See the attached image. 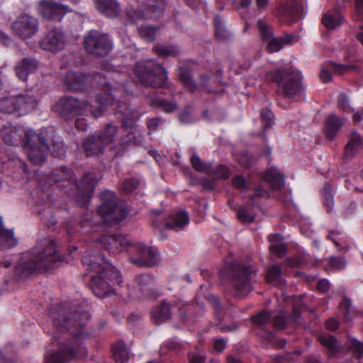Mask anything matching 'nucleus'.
<instances>
[{
    "label": "nucleus",
    "instance_id": "obj_1",
    "mask_svg": "<svg viewBox=\"0 0 363 363\" xmlns=\"http://www.w3.org/2000/svg\"><path fill=\"white\" fill-rule=\"evenodd\" d=\"M103 89L107 96L106 99H104L102 94H98L90 101H81L72 96H65L53 106V111L63 116L74 117L91 114L94 118H98L102 116L108 106H113V110L123 115L121 121L125 128L130 129L122 141L125 147L132 144H141L143 142V136L133 127L138 116L133 112L126 104L125 98L128 95L127 91L123 86H113L107 82H105Z\"/></svg>",
    "mask_w": 363,
    "mask_h": 363
},
{
    "label": "nucleus",
    "instance_id": "obj_2",
    "mask_svg": "<svg viewBox=\"0 0 363 363\" xmlns=\"http://www.w3.org/2000/svg\"><path fill=\"white\" fill-rule=\"evenodd\" d=\"M86 311H77L67 306H57L49 312V321L52 329L48 333L59 347L57 352H48L45 363H66L73 359H79L87 355L86 347L81 340L86 336L84 327L89 319Z\"/></svg>",
    "mask_w": 363,
    "mask_h": 363
},
{
    "label": "nucleus",
    "instance_id": "obj_3",
    "mask_svg": "<svg viewBox=\"0 0 363 363\" xmlns=\"http://www.w3.org/2000/svg\"><path fill=\"white\" fill-rule=\"evenodd\" d=\"M57 259L54 240L42 239L23 253L14 268V276L18 279L28 277L35 272L48 270Z\"/></svg>",
    "mask_w": 363,
    "mask_h": 363
},
{
    "label": "nucleus",
    "instance_id": "obj_4",
    "mask_svg": "<svg viewBox=\"0 0 363 363\" xmlns=\"http://www.w3.org/2000/svg\"><path fill=\"white\" fill-rule=\"evenodd\" d=\"M82 262L86 267L91 277L90 285L94 294L99 297L104 298L112 292V288L107 281L121 284L122 279L119 271L111 264L104 259L103 256L99 254L97 256L91 255L87 251L82 256Z\"/></svg>",
    "mask_w": 363,
    "mask_h": 363
},
{
    "label": "nucleus",
    "instance_id": "obj_5",
    "mask_svg": "<svg viewBox=\"0 0 363 363\" xmlns=\"http://www.w3.org/2000/svg\"><path fill=\"white\" fill-rule=\"evenodd\" d=\"M301 78V72L293 68L269 72L266 74V79L268 81L277 83L279 89L286 97H294L296 99L304 96Z\"/></svg>",
    "mask_w": 363,
    "mask_h": 363
},
{
    "label": "nucleus",
    "instance_id": "obj_6",
    "mask_svg": "<svg viewBox=\"0 0 363 363\" xmlns=\"http://www.w3.org/2000/svg\"><path fill=\"white\" fill-rule=\"evenodd\" d=\"M135 73L138 82L152 87H162L167 80L164 67L152 60L138 62Z\"/></svg>",
    "mask_w": 363,
    "mask_h": 363
},
{
    "label": "nucleus",
    "instance_id": "obj_7",
    "mask_svg": "<svg viewBox=\"0 0 363 363\" xmlns=\"http://www.w3.org/2000/svg\"><path fill=\"white\" fill-rule=\"evenodd\" d=\"M102 203L96 210V215L104 221H120L128 214L125 205L118 200L111 191H104L101 194Z\"/></svg>",
    "mask_w": 363,
    "mask_h": 363
},
{
    "label": "nucleus",
    "instance_id": "obj_8",
    "mask_svg": "<svg viewBox=\"0 0 363 363\" xmlns=\"http://www.w3.org/2000/svg\"><path fill=\"white\" fill-rule=\"evenodd\" d=\"M229 272L223 271L222 276L229 277L231 285L237 296H245L252 290L251 285L252 271L249 267L240 266L238 263L228 264Z\"/></svg>",
    "mask_w": 363,
    "mask_h": 363
},
{
    "label": "nucleus",
    "instance_id": "obj_9",
    "mask_svg": "<svg viewBox=\"0 0 363 363\" xmlns=\"http://www.w3.org/2000/svg\"><path fill=\"white\" fill-rule=\"evenodd\" d=\"M23 150L31 162L42 164L46 160L48 146L44 138L36 134L33 130L29 129L26 133Z\"/></svg>",
    "mask_w": 363,
    "mask_h": 363
},
{
    "label": "nucleus",
    "instance_id": "obj_10",
    "mask_svg": "<svg viewBox=\"0 0 363 363\" xmlns=\"http://www.w3.org/2000/svg\"><path fill=\"white\" fill-rule=\"evenodd\" d=\"M116 132V125L108 123L98 138L91 136L84 140L81 147L82 150L86 157L102 153L104 147L113 141Z\"/></svg>",
    "mask_w": 363,
    "mask_h": 363
},
{
    "label": "nucleus",
    "instance_id": "obj_11",
    "mask_svg": "<svg viewBox=\"0 0 363 363\" xmlns=\"http://www.w3.org/2000/svg\"><path fill=\"white\" fill-rule=\"evenodd\" d=\"M113 48L110 37L97 30H91L84 37V48L90 54L96 56L106 55Z\"/></svg>",
    "mask_w": 363,
    "mask_h": 363
},
{
    "label": "nucleus",
    "instance_id": "obj_12",
    "mask_svg": "<svg viewBox=\"0 0 363 363\" xmlns=\"http://www.w3.org/2000/svg\"><path fill=\"white\" fill-rule=\"evenodd\" d=\"M128 252L136 254V257H130V261L140 267H151L157 262V253L151 247L141 242L133 243Z\"/></svg>",
    "mask_w": 363,
    "mask_h": 363
},
{
    "label": "nucleus",
    "instance_id": "obj_13",
    "mask_svg": "<svg viewBox=\"0 0 363 363\" xmlns=\"http://www.w3.org/2000/svg\"><path fill=\"white\" fill-rule=\"evenodd\" d=\"M101 179V176L99 174L87 173L83 177L80 183L77 184L78 194L75 196V200L80 206H86L89 203L92 192Z\"/></svg>",
    "mask_w": 363,
    "mask_h": 363
},
{
    "label": "nucleus",
    "instance_id": "obj_14",
    "mask_svg": "<svg viewBox=\"0 0 363 363\" xmlns=\"http://www.w3.org/2000/svg\"><path fill=\"white\" fill-rule=\"evenodd\" d=\"M13 33L22 39L32 37L38 30V20L28 14H23L17 18L11 24Z\"/></svg>",
    "mask_w": 363,
    "mask_h": 363
},
{
    "label": "nucleus",
    "instance_id": "obj_15",
    "mask_svg": "<svg viewBox=\"0 0 363 363\" xmlns=\"http://www.w3.org/2000/svg\"><path fill=\"white\" fill-rule=\"evenodd\" d=\"M257 26L263 40L267 43V49L270 52L279 51L284 45L290 44L294 40L293 35H286L283 38L273 37L267 25L262 20L257 22Z\"/></svg>",
    "mask_w": 363,
    "mask_h": 363
},
{
    "label": "nucleus",
    "instance_id": "obj_16",
    "mask_svg": "<svg viewBox=\"0 0 363 363\" xmlns=\"http://www.w3.org/2000/svg\"><path fill=\"white\" fill-rule=\"evenodd\" d=\"M38 9L43 18L52 21H60L64 15L69 11L68 6L48 0L40 1Z\"/></svg>",
    "mask_w": 363,
    "mask_h": 363
},
{
    "label": "nucleus",
    "instance_id": "obj_17",
    "mask_svg": "<svg viewBox=\"0 0 363 363\" xmlns=\"http://www.w3.org/2000/svg\"><path fill=\"white\" fill-rule=\"evenodd\" d=\"M164 2L162 0H150L145 13L143 11H129L128 17L133 21L143 18H158L163 14Z\"/></svg>",
    "mask_w": 363,
    "mask_h": 363
},
{
    "label": "nucleus",
    "instance_id": "obj_18",
    "mask_svg": "<svg viewBox=\"0 0 363 363\" xmlns=\"http://www.w3.org/2000/svg\"><path fill=\"white\" fill-rule=\"evenodd\" d=\"M96 242L101 247L114 253L123 250L125 247L130 249L131 243L128 239L123 235H103L96 240Z\"/></svg>",
    "mask_w": 363,
    "mask_h": 363
},
{
    "label": "nucleus",
    "instance_id": "obj_19",
    "mask_svg": "<svg viewBox=\"0 0 363 363\" xmlns=\"http://www.w3.org/2000/svg\"><path fill=\"white\" fill-rule=\"evenodd\" d=\"M65 44V35L58 28L50 30L40 41V47L45 50L57 52L61 50Z\"/></svg>",
    "mask_w": 363,
    "mask_h": 363
},
{
    "label": "nucleus",
    "instance_id": "obj_20",
    "mask_svg": "<svg viewBox=\"0 0 363 363\" xmlns=\"http://www.w3.org/2000/svg\"><path fill=\"white\" fill-rule=\"evenodd\" d=\"M38 97L32 91H27L16 96V113L23 116L35 108L38 105Z\"/></svg>",
    "mask_w": 363,
    "mask_h": 363
},
{
    "label": "nucleus",
    "instance_id": "obj_21",
    "mask_svg": "<svg viewBox=\"0 0 363 363\" xmlns=\"http://www.w3.org/2000/svg\"><path fill=\"white\" fill-rule=\"evenodd\" d=\"M282 21L292 23L303 17V6L301 0H291L280 10Z\"/></svg>",
    "mask_w": 363,
    "mask_h": 363
},
{
    "label": "nucleus",
    "instance_id": "obj_22",
    "mask_svg": "<svg viewBox=\"0 0 363 363\" xmlns=\"http://www.w3.org/2000/svg\"><path fill=\"white\" fill-rule=\"evenodd\" d=\"M26 133L22 128L9 124L1 129L0 135L6 145L16 146L21 141L23 135L26 138Z\"/></svg>",
    "mask_w": 363,
    "mask_h": 363
},
{
    "label": "nucleus",
    "instance_id": "obj_23",
    "mask_svg": "<svg viewBox=\"0 0 363 363\" xmlns=\"http://www.w3.org/2000/svg\"><path fill=\"white\" fill-rule=\"evenodd\" d=\"M92 77L86 76L82 72L69 71L65 76V83L69 89L83 91Z\"/></svg>",
    "mask_w": 363,
    "mask_h": 363
},
{
    "label": "nucleus",
    "instance_id": "obj_24",
    "mask_svg": "<svg viewBox=\"0 0 363 363\" xmlns=\"http://www.w3.org/2000/svg\"><path fill=\"white\" fill-rule=\"evenodd\" d=\"M152 284L153 279L150 275L138 276L130 289V296L133 298L146 296L149 294Z\"/></svg>",
    "mask_w": 363,
    "mask_h": 363
},
{
    "label": "nucleus",
    "instance_id": "obj_25",
    "mask_svg": "<svg viewBox=\"0 0 363 363\" xmlns=\"http://www.w3.org/2000/svg\"><path fill=\"white\" fill-rule=\"evenodd\" d=\"M189 223V217L186 211H180L172 213L164 223V228L176 232L182 230Z\"/></svg>",
    "mask_w": 363,
    "mask_h": 363
},
{
    "label": "nucleus",
    "instance_id": "obj_26",
    "mask_svg": "<svg viewBox=\"0 0 363 363\" xmlns=\"http://www.w3.org/2000/svg\"><path fill=\"white\" fill-rule=\"evenodd\" d=\"M38 62L33 58H24L16 67V73L19 79L26 82L29 74L34 73L38 68Z\"/></svg>",
    "mask_w": 363,
    "mask_h": 363
},
{
    "label": "nucleus",
    "instance_id": "obj_27",
    "mask_svg": "<svg viewBox=\"0 0 363 363\" xmlns=\"http://www.w3.org/2000/svg\"><path fill=\"white\" fill-rule=\"evenodd\" d=\"M345 120L338 117L335 113H330L325 119V136L330 140H333L337 132L342 128Z\"/></svg>",
    "mask_w": 363,
    "mask_h": 363
},
{
    "label": "nucleus",
    "instance_id": "obj_28",
    "mask_svg": "<svg viewBox=\"0 0 363 363\" xmlns=\"http://www.w3.org/2000/svg\"><path fill=\"white\" fill-rule=\"evenodd\" d=\"M97 10L108 17L116 16L120 11V7L116 0H95Z\"/></svg>",
    "mask_w": 363,
    "mask_h": 363
},
{
    "label": "nucleus",
    "instance_id": "obj_29",
    "mask_svg": "<svg viewBox=\"0 0 363 363\" xmlns=\"http://www.w3.org/2000/svg\"><path fill=\"white\" fill-rule=\"evenodd\" d=\"M362 145V138L357 132H352L349 135L348 142L345 147V156L347 159L352 158L360 150Z\"/></svg>",
    "mask_w": 363,
    "mask_h": 363
},
{
    "label": "nucleus",
    "instance_id": "obj_30",
    "mask_svg": "<svg viewBox=\"0 0 363 363\" xmlns=\"http://www.w3.org/2000/svg\"><path fill=\"white\" fill-rule=\"evenodd\" d=\"M264 178L274 190L279 189L284 184V174L275 167L269 168L264 172Z\"/></svg>",
    "mask_w": 363,
    "mask_h": 363
},
{
    "label": "nucleus",
    "instance_id": "obj_31",
    "mask_svg": "<svg viewBox=\"0 0 363 363\" xmlns=\"http://www.w3.org/2000/svg\"><path fill=\"white\" fill-rule=\"evenodd\" d=\"M327 238L334 243V245L337 247V250L340 252L345 251L350 247V240L340 231H329Z\"/></svg>",
    "mask_w": 363,
    "mask_h": 363
},
{
    "label": "nucleus",
    "instance_id": "obj_32",
    "mask_svg": "<svg viewBox=\"0 0 363 363\" xmlns=\"http://www.w3.org/2000/svg\"><path fill=\"white\" fill-rule=\"evenodd\" d=\"M271 252L278 257H283L286 251V247L283 242V237L280 234H274L269 236Z\"/></svg>",
    "mask_w": 363,
    "mask_h": 363
},
{
    "label": "nucleus",
    "instance_id": "obj_33",
    "mask_svg": "<svg viewBox=\"0 0 363 363\" xmlns=\"http://www.w3.org/2000/svg\"><path fill=\"white\" fill-rule=\"evenodd\" d=\"M18 240L12 229H4L0 232V249L5 250L15 247Z\"/></svg>",
    "mask_w": 363,
    "mask_h": 363
},
{
    "label": "nucleus",
    "instance_id": "obj_34",
    "mask_svg": "<svg viewBox=\"0 0 363 363\" xmlns=\"http://www.w3.org/2000/svg\"><path fill=\"white\" fill-rule=\"evenodd\" d=\"M154 52L159 56L168 57H176L179 53V48L173 44H158L153 48Z\"/></svg>",
    "mask_w": 363,
    "mask_h": 363
},
{
    "label": "nucleus",
    "instance_id": "obj_35",
    "mask_svg": "<svg viewBox=\"0 0 363 363\" xmlns=\"http://www.w3.org/2000/svg\"><path fill=\"white\" fill-rule=\"evenodd\" d=\"M113 357L116 363H126L129 359L125 342L118 341L112 347Z\"/></svg>",
    "mask_w": 363,
    "mask_h": 363
},
{
    "label": "nucleus",
    "instance_id": "obj_36",
    "mask_svg": "<svg viewBox=\"0 0 363 363\" xmlns=\"http://www.w3.org/2000/svg\"><path fill=\"white\" fill-rule=\"evenodd\" d=\"M342 18L337 11L325 13L322 18L323 24L328 29H333L341 24Z\"/></svg>",
    "mask_w": 363,
    "mask_h": 363
},
{
    "label": "nucleus",
    "instance_id": "obj_37",
    "mask_svg": "<svg viewBox=\"0 0 363 363\" xmlns=\"http://www.w3.org/2000/svg\"><path fill=\"white\" fill-rule=\"evenodd\" d=\"M172 308L169 303H162L152 311V318L156 322L163 321L169 318Z\"/></svg>",
    "mask_w": 363,
    "mask_h": 363
},
{
    "label": "nucleus",
    "instance_id": "obj_38",
    "mask_svg": "<svg viewBox=\"0 0 363 363\" xmlns=\"http://www.w3.org/2000/svg\"><path fill=\"white\" fill-rule=\"evenodd\" d=\"M179 77L184 86L190 91H194L197 89L196 84L191 78V71L189 68L181 67L179 69Z\"/></svg>",
    "mask_w": 363,
    "mask_h": 363
},
{
    "label": "nucleus",
    "instance_id": "obj_39",
    "mask_svg": "<svg viewBox=\"0 0 363 363\" xmlns=\"http://www.w3.org/2000/svg\"><path fill=\"white\" fill-rule=\"evenodd\" d=\"M16 96H10L0 98L1 113H16Z\"/></svg>",
    "mask_w": 363,
    "mask_h": 363
},
{
    "label": "nucleus",
    "instance_id": "obj_40",
    "mask_svg": "<svg viewBox=\"0 0 363 363\" xmlns=\"http://www.w3.org/2000/svg\"><path fill=\"white\" fill-rule=\"evenodd\" d=\"M191 162L195 170L207 174L211 173L212 166L211 164L203 162L197 154H192L191 157Z\"/></svg>",
    "mask_w": 363,
    "mask_h": 363
},
{
    "label": "nucleus",
    "instance_id": "obj_41",
    "mask_svg": "<svg viewBox=\"0 0 363 363\" xmlns=\"http://www.w3.org/2000/svg\"><path fill=\"white\" fill-rule=\"evenodd\" d=\"M318 340L321 345L325 346L328 352L331 354H334L337 351V346L336 344V340L333 336L328 334H323L320 335L318 337Z\"/></svg>",
    "mask_w": 363,
    "mask_h": 363
},
{
    "label": "nucleus",
    "instance_id": "obj_42",
    "mask_svg": "<svg viewBox=\"0 0 363 363\" xmlns=\"http://www.w3.org/2000/svg\"><path fill=\"white\" fill-rule=\"evenodd\" d=\"M269 283L280 285L281 284V269L279 266L273 265L269 267L267 277Z\"/></svg>",
    "mask_w": 363,
    "mask_h": 363
},
{
    "label": "nucleus",
    "instance_id": "obj_43",
    "mask_svg": "<svg viewBox=\"0 0 363 363\" xmlns=\"http://www.w3.org/2000/svg\"><path fill=\"white\" fill-rule=\"evenodd\" d=\"M330 68L335 74L342 75L352 71L357 70V67L352 64H337L333 62H328Z\"/></svg>",
    "mask_w": 363,
    "mask_h": 363
},
{
    "label": "nucleus",
    "instance_id": "obj_44",
    "mask_svg": "<svg viewBox=\"0 0 363 363\" xmlns=\"http://www.w3.org/2000/svg\"><path fill=\"white\" fill-rule=\"evenodd\" d=\"M140 36L147 42H152L155 40L157 30L150 26H140L138 28Z\"/></svg>",
    "mask_w": 363,
    "mask_h": 363
},
{
    "label": "nucleus",
    "instance_id": "obj_45",
    "mask_svg": "<svg viewBox=\"0 0 363 363\" xmlns=\"http://www.w3.org/2000/svg\"><path fill=\"white\" fill-rule=\"evenodd\" d=\"M350 347L353 351L354 357L347 360L346 363H359V359L363 354V344L354 340L351 341Z\"/></svg>",
    "mask_w": 363,
    "mask_h": 363
},
{
    "label": "nucleus",
    "instance_id": "obj_46",
    "mask_svg": "<svg viewBox=\"0 0 363 363\" xmlns=\"http://www.w3.org/2000/svg\"><path fill=\"white\" fill-rule=\"evenodd\" d=\"M334 193V188L330 184H325L324 186V203L328 212H330L333 206V195Z\"/></svg>",
    "mask_w": 363,
    "mask_h": 363
},
{
    "label": "nucleus",
    "instance_id": "obj_47",
    "mask_svg": "<svg viewBox=\"0 0 363 363\" xmlns=\"http://www.w3.org/2000/svg\"><path fill=\"white\" fill-rule=\"evenodd\" d=\"M51 153L55 157H61L65 155V145L60 137H55L52 144Z\"/></svg>",
    "mask_w": 363,
    "mask_h": 363
},
{
    "label": "nucleus",
    "instance_id": "obj_48",
    "mask_svg": "<svg viewBox=\"0 0 363 363\" xmlns=\"http://www.w3.org/2000/svg\"><path fill=\"white\" fill-rule=\"evenodd\" d=\"M263 133L274 124V116L269 109H264L261 112Z\"/></svg>",
    "mask_w": 363,
    "mask_h": 363
},
{
    "label": "nucleus",
    "instance_id": "obj_49",
    "mask_svg": "<svg viewBox=\"0 0 363 363\" xmlns=\"http://www.w3.org/2000/svg\"><path fill=\"white\" fill-rule=\"evenodd\" d=\"M208 175L213 176L215 179H227L230 177V172L226 166L220 165L216 169H213L211 167V171Z\"/></svg>",
    "mask_w": 363,
    "mask_h": 363
},
{
    "label": "nucleus",
    "instance_id": "obj_50",
    "mask_svg": "<svg viewBox=\"0 0 363 363\" xmlns=\"http://www.w3.org/2000/svg\"><path fill=\"white\" fill-rule=\"evenodd\" d=\"M239 219L243 223H251L255 218V213L251 208L241 207L238 211Z\"/></svg>",
    "mask_w": 363,
    "mask_h": 363
},
{
    "label": "nucleus",
    "instance_id": "obj_51",
    "mask_svg": "<svg viewBox=\"0 0 363 363\" xmlns=\"http://www.w3.org/2000/svg\"><path fill=\"white\" fill-rule=\"evenodd\" d=\"M214 26L216 37L225 40L228 36V33L218 16H216L214 19Z\"/></svg>",
    "mask_w": 363,
    "mask_h": 363
},
{
    "label": "nucleus",
    "instance_id": "obj_52",
    "mask_svg": "<svg viewBox=\"0 0 363 363\" xmlns=\"http://www.w3.org/2000/svg\"><path fill=\"white\" fill-rule=\"evenodd\" d=\"M269 313L265 311H261L257 315L252 317V323L259 328L265 325L269 321Z\"/></svg>",
    "mask_w": 363,
    "mask_h": 363
},
{
    "label": "nucleus",
    "instance_id": "obj_53",
    "mask_svg": "<svg viewBox=\"0 0 363 363\" xmlns=\"http://www.w3.org/2000/svg\"><path fill=\"white\" fill-rule=\"evenodd\" d=\"M232 184L235 188L241 191H245L250 188V184L242 175L234 177L232 179Z\"/></svg>",
    "mask_w": 363,
    "mask_h": 363
},
{
    "label": "nucleus",
    "instance_id": "obj_54",
    "mask_svg": "<svg viewBox=\"0 0 363 363\" xmlns=\"http://www.w3.org/2000/svg\"><path fill=\"white\" fill-rule=\"evenodd\" d=\"M351 301L347 298H344L343 300L340 303V311L342 314L343 318L345 320H350V311H351Z\"/></svg>",
    "mask_w": 363,
    "mask_h": 363
},
{
    "label": "nucleus",
    "instance_id": "obj_55",
    "mask_svg": "<svg viewBox=\"0 0 363 363\" xmlns=\"http://www.w3.org/2000/svg\"><path fill=\"white\" fill-rule=\"evenodd\" d=\"M346 264V261L342 257H331L328 262L329 267L335 270L344 269Z\"/></svg>",
    "mask_w": 363,
    "mask_h": 363
},
{
    "label": "nucleus",
    "instance_id": "obj_56",
    "mask_svg": "<svg viewBox=\"0 0 363 363\" xmlns=\"http://www.w3.org/2000/svg\"><path fill=\"white\" fill-rule=\"evenodd\" d=\"M139 182L135 178L129 179L124 181L122 184V189L125 193H130L134 191L138 186Z\"/></svg>",
    "mask_w": 363,
    "mask_h": 363
},
{
    "label": "nucleus",
    "instance_id": "obj_57",
    "mask_svg": "<svg viewBox=\"0 0 363 363\" xmlns=\"http://www.w3.org/2000/svg\"><path fill=\"white\" fill-rule=\"evenodd\" d=\"M157 104L166 113H171L176 110L177 104L173 101H168L164 99H160L156 101Z\"/></svg>",
    "mask_w": 363,
    "mask_h": 363
},
{
    "label": "nucleus",
    "instance_id": "obj_58",
    "mask_svg": "<svg viewBox=\"0 0 363 363\" xmlns=\"http://www.w3.org/2000/svg\"><path fill=\"white\" fill-rule=\"evenodd\" d=\"M338 106L345 112H351L349 99L345 94L341 93L338 96Z\"/></svg>",
    "mask_w": 363,
    "mask_h": 363
},
{
    "label": "nucleus",
    "instance_id": "obj_59",
    "mask_svg": "<svg viewBox=\"0 0 363 363\" xmlns=\"http://www.w3.org/2000/svg\"><path fill=\"white\" fill-rule=\"evenodd\" d=\"M325 67H323L321 69L319 74L321 81L324 83L330 82L332 78V75L330 71V69H332L330 68L328 62L325 65Z\"/></svg>",
    "mask_w": 363,
    "mask_h": 363
},
{
    "label": "nucleus",
    "instance_id": "obj_60",
    "mask_svg": "<svg viewBox=\"0 0 363 363\" xmlns=\"http://www.w3.org/2000/svg\"><path fill=\"white\" fill-rule=\"evenodd\" d=\"M189 361L191 363H204L205 355L199 351H195L189 354Z\"/></svg>",
    "mask_w": 363,
    "mask_h": 363
},
{
    "label": "nucleus",
    "instance_id": "obj_61",
    "mask_svg": "<svg viewBox=\"0 0 363 363\" xmlns=\"http://www.w3.org/2000/svg\"><path fill=\"white\" fill-rule=\"evenodd\" d=\"M286 314L281 313V314L277 315L274 318V325L278 328H283L286 325Z\"/></svg>",
    "mask_w": 363,
    "mask_h": 363
},
{
    "label": "nucleus",
    "instance_id": "obj_62",
    "mask_svg": "<svg viewBox=\"0 0 363 363\" xmlns=\"http://www.w3.org/2000/svg\"><path fill=\"white\" fill-rule=\"evenodd\" d=\"M9 163L16 164L18 167L21 168L23 172H27V166L25 162L19 157H13L9 160Z\"/></svg>",
    "mask_w": 363,
    "mask_h": 363
},
{
    "label": "nucleus",
    "instance_id": "obj_63",
    "mask_svg": "<svg viewBox=\"0 0 363 363\" xmlns=\"http://www.w3.org/2000/svg\"><path fill=\"white\" fill-rule=\"evenodd\" d=\"M330 287V283L327 279H321L317 284V289L318 291L324 293L326 292Z\"/></svg>",
    "mask_w": 363,
    "mask_h": 363
},
{
    "label": "nucleus",
    "instance_id": "obj_64",
    "mask_svg": "<svg viewBox=\"0 0 363 363\" xmlns=\"http://www.w3.org/2000/svg\"><path fill=\"white\" fill-rule=\"evenodd\" d=\"M325 327L328 330H334L337 328L338 322L334 318L328 319L325 322Z\"/></svg>",
    "mask_w": 363,
    "mask_h": 363
}]
</instances>
